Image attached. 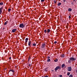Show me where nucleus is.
I'll list each match as a JSON object with an SVG mask.
<instances>
[{
	"mask_svg": "<svg viewBox=\"0 0 77 77\" xmlns=\"http://www.w3.org/2000/svg\"><path fill=\"white\" fill-rule=\"evenodd\" d=\"M29 66H31V64H29Z\"/></svg>",
	"mask_w": 77,
	"mask_h": 77,
	"instance_id": "f704fd0d",
	"label": "nucleus"
},
{
	"mask_svg": "<svg viewBox=\"0 0 77 77\" xmlns=\"http://www.w3.org/2000/svg\"><path fill=\"white\" fill-rule=\"evenodd\" d=\"M10 71H12V72H14V70H10V71L9 72H10Z\"/></svg>",
	"mask_w": 77,
	"mask_h": 77,
	"instance_id": "f3484780",
	"label": "nucleus"
},
{
	"mask_svg": "<svg viewBox=\"0 0 77 77\" xmlns=\"http://www.w3.org/2000/svg\"><path fill=\"white\" fill-rule=\"evenodd\" d=\"M18 31H19V30L18 29Z\"/></svg>",
	"mask_w": 77,
	"mask_h": 77,
	"instance_id": "79ce46f5",
	"label": "nucleus"
},
{
	"mask_svg": "<svg viewBox=\"0 0 77 77\" xmlns=\"http://www.w3.org/2000/svg\"><path fill=\"white\" fill-rule=\"evenodd\" d=\"M67 69L68 71H71V70H72V68L71 66L68 67Z\"/></svg>",
	"mask_w": 77,
	"mask_h": 77,
	"instance_id": "7ed1b4c3",
	"label": "nucleus"
},
{
	"mask_svg": "<svg viewBox=\"0 0 77 77\" xmlns=\"http://www.w3.org/2000/svg\"><path fill=\"white\" fill-rule=\"evenodd\" d=\"M65 68H66V67H65Z\"/></svg>",
	"mask_w": 77,
	"mask_h": 77,
	"instance_id": "37998d69",
	"label": "nucleus"
},
{
	"mask_svg": "<svg viewBox=\"0 0 77 77\" xmlns=\"http://www.w3.org/2000/svg\"><path fill=\"white\" fill-rule=\"evenodd\" d=\"M51 60H50V59H48L47 60V62H50Z\"/></svg>",
	"mask_w": 77,
	"mask_h": 77,
	"instance_id": "6ab92c4d",
	"label": "nucleus"
},
{
	"mask_svg": "<svg viewBox=\"0 0 77 77\" xmlns=\"http://www.w3.org/2000/svg\"><path fill=\"white\" fill-rule=\"evenodd\" d=\"M64 56H65V54H62L60 55V57H64Z\"/></svg>",
	"mask_w": 77,
	"mask_h": 77,
	"instance_id": "f8f14e48",
	"label": "nucleus"
},
{
	"mask_svg": "<svg viewBox=\"0 0 77 77\" xmlns=\"http://www.w3.org/2000/svg\"><path fill=\"white\" fill-rule=\"evenodd\" d=\"M31 58L29 56L28 60V62H29V60H30V59Z\"/></svg>",
	"mask_w": 77,
	"mask_h": 77,
	"instance_id": "412c9836",
	"label": "nucleus"
},
{
	"mask_svg": "<svg viewBox=\"0 0 77 77\" xmlns=\"http://www.w3.org/2000/svg\"><path fill=\"white\" fill-rule=\"evenodd\" d=\"M65 66V64H63L61 65V67L63 68H64V66Z\"/></svg>",
	"mask_w": 77,
	"mask_h": 77,
	"instance_id": "ddd939ff",
	"label": "nucleus"
},
{
	"mask_svg": "<svg viewBox=\"0 0 77 77\" xmlns=\"http://www.w3.org/2000/svg\"><path fill=\"white\" fill-rule=\"evenodd\" d=\"M25 25H26L23 23H21L19 25V27L21 29H23L25 27Z\"/></svg>",
	"mask_w": 77,
	"mask_h": 77,
	"instance_id": "f03ea898",
	"label": "nucleus"
},
{
	"mask_svg": "<svg viewBox=\"0 0 77 77\" xmlns=\"http://www.w3.org/2000/svg\"><path fill=\"white\" fill-rule=\"evenodd\" d=\"M45 33H49L50 32V29H48V30L47 31V30L45 29L44 31Z\"/></svg>",
	"mask_w": 77,
	"mask_h": 77,
	"instance_id": "39448f33",
	"label": "nucleus"
},
{
	"mask_svg": "<svg viewBox=\"0 0 77 77\" xmlns=\"http://www.w3.org/2000/svg\"><path fill=\"white\" fill-rule=\"evenodd\" d=\"M62 5V4L60 2L58 3V4H57L58 6H60V5Z\"/></svg>",
	"mask_w": 77,
	"mask_h": 77,
	"instance_id": "dca6fc26",
	"label": "nucleus"
},
{
	"mask_svg": "<svg viewBox=\"0 0 77 77\" xmlns=\"http://www.w3.org/2000/svg\"><path fill=\"white\" fill-rule=\"evenodd\" d=\"M57 41H55L54 42V44H57Z\"/></svg>",
	"mask_w": 77,
	"mask_h": 77,
	"instance_id": "7c9ffc66",
	"label": "nucleus"
},
{
	"mask_svg": "<svg viewBox=\"0 0 77 77\" xmlns=\"http://www.w3.org/2000/svg\"><path fill=\"white\" fill-rule=\"evenodd\" d=\"M42 77H48V76L46 75L45 76H42Z\"/></svg>",
	"mask_w": 77,
	"mask_h": 77,
	"instance_id": "c756f323",
	"label": "nucleus"
},
{
	"mask_svg": "<svg viewBox=\"0 0 77 77\" xmlns=\"http://www.w3.org/2000/svg\"><path fill=\"white\" fill-rule=\"evenodd\" d=\"M69 19H70V18H71V16H69Z\"/></svg>",
	"mask_w": 77,
	"mask_h": 77,
	"instance_id": "c85d7f7f",
	"label": "nucleus"
},
{
	"mask_svg": "<svg viewBox=\"0 0 77 77\" xmlns=\"http://www.w3.org/2000/svg\"><path fill=\"white\" fill-rule=\"evenodd\" d=\"M31 43H32V42L31 41H29L28 42V46H31Z\"/></svg>",
	"mask_w": 77,
	"mask_h": 77,
	"instance_id": "0eeeda50",
	"label": "nucleus"
},
{
	"mask_svg": "<svg viewBox=\"0 0 77 77\" xmlns=\"http://www.w3.org/2000/svg\"><path fill=\"white\" fill-rule=\"evenodd\" d=\"M50 58V57H49V56H48L47 57V58H48V59H49V58Z\"/></svg>",
	"mask_w": 77,
	"mask_h": 77,
	"instance_id": "bb28decb",
	"label": "nucleus"
},
{
	"mask_svg": "<svg viewBox=\"0 0 77 77\" xmlns=\"http://www.w3.org/2000/svg\"><path fill=\"white\" fill-rule=\"evenodd\" d=\"M44 71L45 72H47L48 71V69L47 68H45L44 69Z\"/></svg>",
	"mask_w": 77,
	"mask_h": 77,
	"instance_id": "9d476101",
	"label": "nucleus"
},
{
	"mask_svg": "<svg viewBox=\"0 0 77 77\" xmlns=\"http://www.w3.org/2000/svg\"><path fill=\"white\" fill-rule=\"evenodd\" d=\"M8 23V21H7L5 22V23L4 24V25H6L7 24V23Z\"/></svg>",
	"mask_w": 77,
	"mask_h": 77,
	"instance_id": "2eb2a0df",
	"label": "nucleus"
},
{
	"mask_svg": "<svg viewBox=\"0 0 77 77\" xmlns=\"http://www.w3.org/2000/svg\"><path fill=\"white\" fill-rule=\"evenodd\" d=\"M58 69H61L60 67V66H57L56 67V68H55V71H57Z\"/></svg>",
	"mask_w": 77,
	"mask_h": 77,
	"instance_id": "20e7f679",
	"label": "nucleus"
},
{
	"mask_svg": "<svg viewBox=\"0 0 77 77\" xmlns=\"http://www.w3.org/2000/svg\"><path fill=\"white\" fill-rule=\"evenodd\" d=\"M9 60H11V57H9Z\"/></svg>",
	"mask_w": 77,
	"mask_h": 77,
	"instance_id": "72a5a7b5",
	"label": "nucleus"
},
{
	"mask_svg": "<svg viewBox=\"0 0 77 77\" xmlns=\"http://www.w3.org/2000/svg\"><path fill=\"white\" fill-rule=\"evenodd\" d=\"M16 30L17 29H13L12 30V32L13 33H14V32H16Z\"/></svg>",
	"mask_w": 77,
	"mask_h": 77,
	"instance_id": "1a4fd4ad",
	"label": "nucleus"
},
{
	"mask_svg": "<svg viewBox=\"0 0 77 77\" xmlns=\"http://www.w3.org/2000/svg\"><path fill=\"white\" fill-rule=\"evenodd\" d=\"M45 43L43 44H42V48H44L45 46Z\"/></svg>",
	"mask_w": 77,
	"mask_h": 77,
	"instance_id": "9b49d317",
	"label": "nucleus"
},
{
	"mask_svg": "<svg viewBox=\"0 0 77 77\" xmlns=\"http://www.w3.org/2000/svg\"><path fill=\"white\" fill-rule=\"evenodd\" d=\"M3 5V2H0V5H1V6H2V5Z\"/></svg>",
	"mask_w": 77,
	"mask_h": 77,
	"instance_id": "aec40b11",
	"label": "nucleus"
},
{
	"mask_svg": "<svg viewBox=\"0 0 77 77\" xmlns=\"http://www.w3.org/2000/svg\"><path fill=\"white\" fill-rule=\"evenodd\" d=\"M72 11V9L71 8H69L68 9V11H69V12H71V11Z\"/></svg>",
	"mask_w": 77,
	"mask_h": 77,
	"instance_id": "4468645a",
	"label": "nucleus"
},
{
	"mask_svg": "<svg viewBox=\"0 0 77 77\" xmlns=\"http://www.w3.org/2000/svg\"><path fill=\"white\" fill-rule=\"evenodd\" d=\"M73 2H75V3H76V0H73Z\"/></svg>",
	"mask_w": 77,
	"mask_h": 77,
	"instance_id": "cd10ccee",
	"label": "nucleus"
},
{
	"mask_svg": "<svg viewBox=\"0 0 77 77\" xmlns=\"http://www.w3.org/2000/svg\"><path fill=\"white\" fill-rule=\"evenodd\" d=\"M69 77H72V75H69Z\"/></svg>",
	"mask_w": 77,
	"mask_h": 77,
	"instance_id": "393cba45",
	"label": "nucleus"
},
{
	"mask_svg": "<svg viewBox=\"0 0 77 77\" xmlns=\"http://www.w3.org/2000/svg\"><path fill=\"white\" fill-rule=\"evenodd\" d=\"M64 31H66V29H64Z\"/></svg>",
	"mask_w": 77,
	"mask_h": 77,
	"instance_id": "e433bc0d",
	"label": "nucleus"
},
{
	"mask_svg": "<svg viewBox=\"0 0 77 77\" xmlns=\"http://www.w3.org/2000/svg\"><path fill=\"white\" fill-rule=\"evenodd\" d=\"M54 3H56V0L54 1Z\"/></svg>",
	"mask_w": 77,
	"mask_h": 77,
	"instance_id": "2f4dec72",
	"label": "nucleus"
},
{
	"mask_svg": "<svg viewBox=\"0 0 77 77\" xmlns=\"http://www.w3.org/2000/svg\"><path fill=\"white\" fill-rule=\"evenodd\" d=\"M70 74H71V72H68L67 74V75H68V76Z\"/></svg>",
	"mask_w": 77,
	"mask_h": 77,
	"instance_id": "a211bd4d",
	"label": "nucleus"
},
{
	"mask_svg": "<svg viewBox=\"0 0 77 77\" xmlns=\"http://www.w3.org/2000/svg\"><path fill=\"white\" fill-rule=\"evenodd\" d=\"M28 40H29V39L28 38H26L25 44H27V41H28Z\"/></svg>",
	"mask_w": 77,
	"mask_h": 77,
	"instance_id": "6e6552de",
	"label": "nucleus"
},
{
	"mask_svg": "<svg viewBox=\"0 0 77 77\" xmlns=\"http://www.w3.org/2000/svg\"><path fill=\"white\" fill-rule=\"evenodd\" d=\"M66 1V0H63V3L65 2Z\"/></svg>",
	"mask_w": 77,
	"mask_h": 77,
	"instance_id": "473e14b6",
	"label": "nucleus"
},
{
	"mask_svg": "<svg viewBox=\"0 0 77 77\" xmlns=\"http://www.w3.org/2000/svg\"><path fill=\"white\" fill-rule=\"evenodd\" d=\"M72 4H73V3H72Z\"/></svg>",
	"mask_w": 77,
	"mask_h": 77,
	"instance_id": "a19ab883",
	"label": "nucleus"
},
{
	"mask_svg": "<svg viewBox=\"0 0 77 77\" xmlns=\"http://www.w3.org/2000/svg\"><path fill=\"white\" fill-rule=\"evenodd\" d=\"M38 29H41V28L39 27V28H38Z\"/></svg>",
	"mask_w": 77,
	"mask_h": 77,
	"instance_id": "4c0bfd02",
	"label": "nucleus"
},
{
	"mask_svg": "<svg viewBox=\"0 0 77 77\" xmlns=\"http://www.w3.org/2000/svg\"><path fill=\"white\" fill-rule=\"evenodd\" d=\"M58 60L57 59L54 60V62H57V61Z\"/></svg>",
	"mask_w": 77,
	"mask_h": 77,
	"instance_id": "5701e85b",
	"label": "nucleus"
},
{
	"mask_svg": "<svg viewBox=\"0 0 77 77\" xmlns=\"http://www.w3.org/2000/svg\"><path fill=\"white\" fill-rule=\"evenodd\" d=\"M32 45L33 46H36V44H35V43H33V44Z\"/></svg>",
	"mask_w": 77,
	"mask_h": 77,
	"instance_id": "4be33fe9",
	"label": "nucleus"
},
{
	"mask_svg": "<svg viewBox=\"0 0 77 77\" xmlns=\"http://www.w3.org/2000/svg\"><path fill=\"white\" fill-rule=\"evenodd\" d=\"M3 9V7H2L0 8V14H2V10Z\"/></svg>",
	"mask_w": 77,
	"mask_h": 77,
	"instance_id": "423d86ee",
	"label": "nucleus"
},
{
	"mask_svg": "<svg viewBox=\"0 0 77 77\" xmlns=\"http://www.w3.org/2000/svg\"><path fill=\"white\" fill-rule=\"evenodd\" d=\"M11 11V8H9L8 9V11Z\"/></svg>",
	"mask_w": 77,
	"mask_h": 77,
	"instance_id": "a878e982",
	"label": "nucleus"
},
{
	"mask_svg": "<svg viewBox=\"0 0 77 77\" xmlns=\"http://www.w3.org/2000/svg\"><path fill=\"white\" fill-rule=\"evenodd\" d=\"M72 4H73V3H72Z\"/></svg>",
	"mask_w": 77,
	"mask_h": 77,
	"instance_id": "ea45409f",
	"label": "nucleus"
},
{
	"mask_svg": "<svg viewBox=\"0 0 77 77\" xmlns=\"http://www.w3.org/2000/svg\"><path fill=\"white\" fill-rule=\"evenodd\" d=\"M76 60V58L74 57H72L70 58L69 60H68V62L69 63H71V62L74 61Z\"/></svg>",
	"mask_w": 77,
	"mask_h": 77,
	"instance_id": "f257e3e1",
	"label": "nucleus"
},
{
	"mask_svg": "<svg viewBox=\"0 0 77 77\" xmlns=\"http://www.w3.org/2000/svg\"><path fill=\"white\" fill-rule=\"evenodd\" d=\"M58 30H59V31H60V30H59V29H58Z\"/></svg>",
	"mask_w": 77,
	"mask_h": 77,
	"instance_id": "58836bf2",
	"label": "nucleus"
},
{
	"mask_svg": "<svg viewBox=\"0 0 77 77\" xmlns=\"http://www.w3.org/2000/svg\"><path fill=\"white\" fill-rule=\"evenodd\" d=\"M44 1H45V0H41V3H42V2H44Z\"/></svg>",
	"mask_w": 77,
	"mask_h": 77,
	"instance_id": "b1692460",
	"label": "nucleus"
},
{
	"mask_svg": "<svg viewBox=\"0 0 77 77\" xmlns=\"http://www.w3.org/2000/svg\"><path fill=\"white\" fill-rule=\"evenodd\" d=\"M6 68H5L4 69V70H6Z\"/></svg>",
	"mask_w": 77,
	"mask_h": 77,
	"instance_id": "c9c22d12",
	"label": "nucleus"
}]
</instances>
